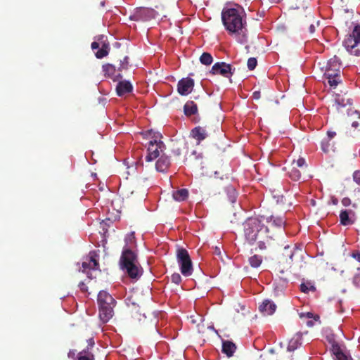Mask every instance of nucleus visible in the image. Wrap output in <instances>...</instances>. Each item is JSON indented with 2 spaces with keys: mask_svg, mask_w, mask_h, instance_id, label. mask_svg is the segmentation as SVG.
I'll return each mask as SVG.
<instances>
[{
  "mask_svg": "<svg viewBox=\"0 0 360 360\" xmlns=\"http://www.w3.org/2000/svg\"><path fill=\"white\" fill-rule=\"evenodd\" d=\"M194 84L195 82L192 78H182L178 82L177 92L181 96H187L192 92Z\"/></svg>",
  "mask_w": 360,
  "mask_h": 360,
  "instance_id": "12",
  "label": "nucleus"
},
{
  "mask_svg": "<svg viewBox=\"0 0 360 360\" xmlns=\"http://www.w3.org/2000/svg\"><path fill=\"white\" fill-rule=\"evenodd\" d=\"M300 317H306L307 319L314 318V320L319 319V316L318 315H316V316H314V314L311 312H307L306 314H301Z\"/></svg>",
  "mask_w": 360,
  "mask_h": 360,
  "instance_id": "42",
  "label": "nucleus"
},
{
  "mask_svg": "<svg viewBox=\"0 0 360 360\" xmlns=\"http://www.w3.org/2000/svg\"><path fill=\"white\" fill-rule=\"evenodd\" d=\"M290 8H294L295 11L292 13V16L296 18L297 22L302 25L305 26L307 23V18L304 17V15H301L300 13H302L303 11H311L310 8L307 7L302 6L301 8L299 7H295L292 5Z\"/></svg>",
  "mask_w": 360,
  "mask_h": 360,
  "instance_id": "20",
  "label": "nucleus"
},
{
  "mask_svg": "<svg viewBox=\"0 0 360 360\" xmlns=\"http://www.w3.org/2000/svg\"><path fill=\"white\" fill-rule=\"evenodd\" d=\"M158 13L151 8H136L134 13L129 16V19L134 21L146 22L154 19Z\"/></svg>",
  "mask_w": 360,
  "mask_h": 360,
  "instance_id": "9",
  "label": "nucleus"
},
{
  "mask_svg": "<svg viewBox=\"0 0 360 360\" xmlns=\"http://www.w3.org/2000/svg\"><path fill=\"white\" fill-rule=\"evenodd\" d=\"M95 346V342H94V340L93 338H91L87 340V346L85 349H88L89 350H91L93 349V348Z\"/></svg>",
  "mask_w": 360,
  "mask_h": 360,
  "instance_id": "41",
  "label": "nucleus"
},
{
  "mask_svg": "<svg viewBox=\"0 0 360 360\" xmlns=\"http://www.w3.org/2000/svg\"><path fill=\"white\" fill-rule=\"evenodd\" d=\"M176 259L180 266L181 273L184 276H189L193 274V264L188 251L184 248L176 250Z\"/></svg>",
  "mask_w": 360,
  "mask_h": 360,
  "instance_id": "7",
  "label": "nucleus"
},
{
  "mask_svg": "<svg viewBox=\"0 0 360 360\" xmlns=\"http://www.w3.org/2000/svg\"><path fill=\"white\" fill-rule=\"evenodd\" d=\"M79 286L82 291L84 292L87 290V286L83 282H81Z\"/></svg>",
  "mask_w": 360,
  "mask_h": 360,
  "instance_id": "52",
  "label": "nucleus"
},
{
  "mask_svg": "<svg viewBox=\"0 0 360 360\" xmlns=\"http://www.w3.org/2000/svg\"><path fill=\"white\" fill-rule=\"evenodd\" d=\"M252 97L255 100H258L261 97V94H260V91H255L253 92L252 94Z\"/></svg>",
  "mask_w": 360,
  "mask_h": 360,
  "instance_id": "49",
  "label": "nucleus"
},
{
  "mask_svg": "<svg viewBox=\"0 0 360 360\" xmlns=\"http://www.w3.org/2000/svg\"><path fill=\"white\" fill-rule=\"evenodd\" d=\"M307 326H309V327H311V326H314V321H311V320L308 321L307 322Z\"/></svg>",
  "mask_w": 360,
  "mask_h": 360,
  "instance_id": "53",
  "label": "nucleus"
},
{
  "mask_svg": "<svg viewBox=\"0 0 360 360\" xmlns=\"http://www.w3.org/2000/svg\"><path fill=\"white\" fill-rule=\"evenodd\" d=\"M172 153H174V155L175 156L179 157V156H180V155H181V148H180L176 147V148H173V150H172Z\"/></svg>",
  "mask_w": 360,
  "mask_h": 360,
  "instance_id": "46",
  "label": "nucleus"
},
{
  "mask_svg": "<svg viewBox=\"0 0 360 360\" xmlns=\"http://www.w3.org/2000/svg\"><path fill=\"white\" fill-rule=\"evenodd\" d=\"M200 61L203 65H209L212 64L213 61V58L210 53L205 52L200 56Z\"/></svg>",
  "mask_w": 360,
  "mask_h": 360,
  "instance_id": "31",
  "label": "nucleus"
},
{
  "mask_svg": "<svg viewBox=\"0 0 360 360\" xmlns=\"http://www.w3.org/2000/svg\"><path fill=\"white\" fill-rule=\"evenodd\" d=\"M288 174L289 177L293 181H299L301 178V171L295 166H292Z\"/></svg>",
  "mask_w": 360,
  "mask_h": 360,
  "instance_id": "30",
  "label": "nucleus"
},
{
  "mask_svg": "<svg viewBox=\"0 0 360 360\" xmlns=\"http://www.w3.org/2000/svg\"><path fill=\"white\" fill-rule=\"evenodd\" d=\"M276 307V305L271 300H264L259 306V310L263 315L268 316L273 314Z\"/></svg>",
  "mask_w": 360,
  "mask_h": 360,
  "instance_id": "15",
  "label": "nucleus"
},
{
  "mask_svg": "<svg viewBox=\"0 0 360 360\" xmlns=\"http://www.w3.org/2000/svg\"><path fill=\"white\" fill-rule=\"evenodd\" d=\"M301 15H304L306 18H307V23L305 26L309 25V32L310 33H314L315 32V25L314 23L319 24V21H316L315 18L313 15L311 11H303Z\"/></svg>",
  "mask_w": 360,
  "mask_h": 360,
  "instance_id": "22",
  "label": "nucleus"
},
{
  "mask_svg": "<svg viewBox=\"0 0 360 360\" xmlns=\"http://www.w3.org/2000/svg\"><path fill=\"white\" fill-rule=\"evenodd\" d=\"M301 345L298 338H292L288 345V351L293 352Z\"/></svg>",
  "mask_w": 360,
  "mask_h": 360,
  "instance_id": "34",
  "label": "nucleus"
},
{
  "mask_svg": "<svg viewBox=\"0 0 360 360\" xmlns=\"http://www.w3.org/2000/svg\"><path fill=\"white\" fill-rule=\"evenodd\" d=\"M257 15H259V18H262V17H264V11H262V12H259V13H257Z\"/></svg>",
  "mask_w": 360,
  "mask_h": 360,
  "instance_id": "54",
  "label": "nucleus"
},
{
  "mask_svg": "<svg viewBox=\"0 0 360 360\" xmlns=\"http://www.w3.org/2000/svg\"><path fill=\"white\" fill-rule=\"evenodd\" d=\"M171 161L169 158L165 153H162L156 162L155 167L160 172H166L169 167Z\"/></svg>",
  "mask_w": 360,
  "mask_h": 360,
  "instance_id": "17",
  "label": "nucleus"
},
{
  "mask_svg": "<svg viewBox=\"0 0 360 360\" xmlns=\"http://www.w3.org/2000/svg\"><path fill=\"white\" fill-rule=\"evenodd\" d=\"M155 139L149 141L148 147V155L146 157V160L147 162H151L152 160L156 159L160 155V152L163 153V150L165 148V146L164 143L157 139L161 137V136L158 134L154 136Z\"/></svg>",
  "mask_w": 360,
  "mask_h": 360,
  "instance_id": "8",
  "label": "nucleus"
},
{
  "mask_svg": "<svg viewBox=\"0 0 360 360\" xmlns=\"http://www.w3.org/2000/svg\"><path fill=\"white\" fill-rule=\"evenodd\" d=\"M98 304L99 308V316L103 323L108 322L113 316V308L116 301L105 290H101L98 295Z\"/></svg>",
  "mask_w": 360,
  "mask_h": 360,
  "instance_id": "4",
  "label": "nucleus"
},
{
  "mask_svg": "<svg viewBox=\"0 0 360 360\" xmlns=\"http://www.w3.org/2000/svg\"><path fill=\"white\" fill-rule=\"evenodd\" d=\"M328 138L329 140L332 139L336 135V132L333 131H328L327 132Z\"/></svg>",
  "mask_w": 360,
  "mask_h": 360,
  "instance_id": "50",
  "label": "nucleus"
},
{
  "mask_svg": "<svg viewBox=\"0 0 360 360\" xmlns=\"http://www.w3.org/2000/svg\"><path fill=\"white\" fill-rule=\"evenodd\" d=\"M334 360H353L349 353L345 349V347L342 346L340 349H335V352L333 354Z\"/></svg>",
  "mask_w": 360,
  "mask_h": 360,
  "instance_id": "21",
  "label": "nucleus"
},
{
  "mask_svg": "<svg viewBox=\"0 0 360 360\" xmlns=\"http://www.w3.org/2000/svg\"><path fill=\"white\" fill-rule=\"evenodd\" d=\"M350 115L357 117L358 120L353 121L352 126L354 128H359L360 130V112L356 110H352Z\"/></svg>",
  "mask_w": 360,
  "mask_h": 360,
  "instance_id": "36",
  "label": "nucleus"
},
{
  "mask_svg": "<svg viewBox=\"0 0 360 360\" xmlns=\"http://www.w3.org/2000/svg\"><path fill=\"white\" fill-rule=\"evenodd\" d=\"M353 282L356 285L360 286V274L354 276Z\"/></svg>",
  "mask_w": 360,
  "mask_h": 360,
  "instance_id": "45",
  "label": "nucleus"
},
{
  "mask_svg": "<svg viewBox=\"0 0 360 360\" xmlns=\"http://www.w3.org/2000/svg\"><path fill=\"white\" fill-rule=\"evenodd\" d=\"M300 290L302 292H304V293H307L309 292V290H313L314 291L315 290V287H314L313 285H310L309 283H302L300 285Z\"/></svg>",
  "mask_w": 360,
  "mask_h": 360,
  "instance_id": "37",
  "label": "nucleus"
},
{
  "mask_svg": "<svg viewBox=\"0 0 360 360\" xmlns=\"http://www.w3.org/2000/svg\"><path fill=\"white\" fill-rule=\"evenodd\" d=\"M104 75L107 77L112 79L114 82L119 81L122 78V73L117 72V68L110 63H106L102 66Z\"/></svg>",
  "mask_w": 360,
  "mask_h": 360,
  "instance_id": "13",
  "label": "nucleus"
},
{
  "mask_svg": "<svg viewBox=\"0 0 360 360\" xmlns=\"http://www.w3.org/2000/svg\"><path fill=\"white\" fill-rule=\"evenodd\" d=\"M172 197L176 201H184L188 197V191L186 188L179 189L173 193Z\"/></svg>",
  "mask_w": 360,
  "mask_h": 360,
  "instance_id": "25",
  "label": "nucleus"
},
{
  "mask_svg": "<svg viewBox=\"0 0 360 360\" xmlns=\"http://www.w3.org/2000/svg\"><path fill=\"white\" fill-rule=\"evenodd\" d=\"M77 360H95V356L91 350L84 349L77 354Z\"/></svg>",
  "mask_w": 360,
  "mask_h": 360,
  "instance_id": "27",
  "label": "nucleus"
},
{
  "mask_svg": "<svg viewBox=\"0 0 360 360\" xmlns=\"http://www.w3.org/2000/svg\"><path fill=\"white\" fill-rule=\"evenodd\" d=\"M342 203L344 206L347 207L349 206L351 204V200L349 198H344L342 200Z\"/></svg>",
  "mask_w": 360,
  "mask_h": 360,
  "instance_id": "47",
  "label": "nucleus"
},
{
  "mask_svg": "<svg viewBox=\"0 0 360 360\" xmlns=\"http://www.w3.org/2000/svg\"><path fill=\"white\" fill-rule=\"evenodd\" d=\"M327 340L328 343L330 345V352L333 354L335 352V349H340L342 347L340 344L338 343V342L336 341L335 336L333 335H328L327 336Z\"/></svg>",
  "mask_w": 360,
  "mask_h": 360,
  "instance_id": "29",
  "label": "nucleus"
},
{
  "mask_svg": "<svg viewBox=\"0 0 360 360\" xmlns=\"http://www.w3.org/2000/svg\"><path fill=\"white\" fill-rule=\"evenodd\" d=\"M343 45L351 54L360 56V25H356L351 34L346 36Z\"/></svg>",
  "mask_w": 360,
  "mask_h": 360,
  "instance_id": "6",
  "label": "nucleus"
},
{
  "mask_svg": "<svg viewBox=\"0 0 360 360\" xmlns=\"http://www.w3.org/2000/svg\"><path fill=\"white\" fill-rule=\"evenodd\" d=\"M133 90V86L130 82L127 80L120 81L116 86V92L119 96L130 93Z\"/></svg>",
  "mask_w": 360,
  "mask_h": 360,
  "instance_id": "18",
  "label": "nucleus"
},
{
  "mask_svg": "<svg viewBox=\"0 0 360 360\" xmlns=\"http://www.w3.org/2000/svg\"><path fill=\"white\" fill-rule=\"evenodd\" d=\"M236 350V346L233 342L229 340H226L222 342V352L226 354L227 356H232Z\"/></svg>",
  "mask_w": 360,
  "mask_h": 360,
  "instance_id": "23",
  "label": "nucleus"
},
{
  "mask_svg": "<svg viewBox=\"0 0 360 360\" xmlns=\"http://www.w3.org/2000/svg\"><path fill=\"white\" fill-rule=\"evenodd\" d=\"M184 112L186 116H191L198 112V106L193 101H188L184 106Z\"/></svg>",
  "mask_w": 360,
  "mask_h": 360,
  "instance_id": "24",
  "label": "nucleus"
},
{
  "mask_svg": "<svg viewBox=\"0 0 360 360\" xmlns=\"http://www.w3.org/2000/svg\"><path fill=\"white\" fill-rule=\"evenodd\" d=\"M99 43L96 42V41H94L91 43V47L93 50H95V49H98L99 48Z\"/></svg>",
  "mask_w": 360,
  "mask_h": 360,
  "instance_id": "51",
  "label": "nucleus"
},
{
  "mask_svg": "<svg viewBox=\"0 0 360 360\" xmlns=\"http://www.w3.org/2000/svg\"><path fill=\"white\" fill-rule=\"evenodd\" d=\"M340 68L341 64L338 57L334 56L328 61L323 77L331 87L335 88L341 82Z\"/></svg>",
  "mask_w": 360,
  "mask_h": 360,
  "instance_id": "5",
  "label": "nucleus"
},
{
  "mask_svg": "<svg viewBox=\"0 0 360 360\" xmlns=\"http://www.w3.org/2000/svg\"><path fill=\"white\" fill-rule=\"evenodd\" d=\"M82 266L83 271H85L88 269H92V265L86 259L82 262Z\"/></svg>",
  "mask_w": 360,
  "mask_h": 360,
  "instance_id": "43",
  "label": "nucleus"
},
{
  "mask_svg": "<svg viewBox=\"0 0 360 360\" xmlns=\"http://www.w3.org/2000/svg\"><path fill=\"white\" fill-rule=\"evenodd\" d=\"M356 221L355 212L352 210H343L340 213V221L343 226H349Z\"/></svg>",
  "mask_w": 360,
  "mask_h": 360,
  "instance_id": "14",
  "label": "nucleus"
},
{
  "mask_svg": "<svg viewBox=\"0 0 360 360\" xmlns=\"http://www.w3.org/2000/svg\"><path fill=\"white\" fill-rule=\"evenodd\" d=\"M221 20L226 29L230 32H243L245 20L242 8H224L221 13Z\"/></svg>",
  "mask_w": 360,
  "mask_h": 360,
  "instance_id": "2",
  "label": "nucleus"
},
{
  "mask_svg": "<svg viewBox=\"0 0 360 360\" xmlns=\"http://www.w3.org/2000/svg\"><path fill=\"white\" fill-rule=\"evenodd\" d=\"M121 269L131 279H138L142 275V268L139 265L137 256L129 248H124L120 257Z\"/></svg>",
  "mask_w": 360,
  "mask_h": 360,
  "instance_id": "3",
  "label": "nucleus"
},
{
  "mask_svg": "<svg viewBox=\"0 0 360 360\" xmlns=\"http://www.w3.org/2000/svg\"><path fill=\"white\" fill-rule=\"evenodd\" d=\"M190 136L200 143L208 136V134L203 127L198 126L191 131Z\"/></svg>",
  "mask_w": 360,
  "mask_h": 360,
  "instance_id": "16",
  "label": "nucleus"
},
{
  "mask_svg": "<svg viewBox=\"0 0 360 360\" xmlns=\"http://www.w3.org/2000/svg\"><path fill=\"white\" fill-rule=\"evenodd\" d=\"M235 70V69H233ZM234 71H232V66L224 62H217L213 65L210 70L212 75H220L224 77L229 78L233 75Z\"/></svg>",
  "mask_w": 360,
  "mask_h": 360,
  "instance_id": "10",
  "label": "nucleus"
},
{
  "mask_svg": "<svg viewBox=\"0 0 360 360\" xmlns=\"http://www.w3.org/2000/svg\"><path fill=\"white\" fill-rule=\"evenodd\" d=\"M351 103L349 99H345L340 95H336L334 103L331 105L332 110L338 112L344 113V110L350 115L352 110L349 109Z\"/></svg>",
  "mask_w": 360,
  "mask_h": 360,
  "instance_id": "11",
  "label": "nucleus"
},
{
  "mask_svg": "<svg viewBox=\"0 0 360 360\" xmlns=\"http://www.w3.org/2000/svg\"><path fill=\"white\" fill-rule=\"evenodd\" d=\"M236 200V196H233V197L231 198V202L233 203V202H235Z\"/></svg>",
  "mask_w": 360,
  "mask_h": 360,
  "instance_id": "56",
  "label": "nucleus"
},
{
  "mask_svg": "<svg viewBox=\"0 0 360 360\" xmlns=\"http://www.w3.org/2000/svg\"><path fill=\"white\" fill-rule=\"evenodd\" d=\"M264 220H266L268 224L266 226L269 227V231H270V229L273 227L281 229L285 224V219L281 217H276L271 216L269 218L264 217Z\"/></svg>",
  "mask_w": 360,
  "mask_h": 360,
  "instance_id": "19",
  "label": "nucleus"
},
{
  "mask_svg": "<svg viewBox=\"0 0 360 360\" xmlns=\"http://www.w3.org/2000/svg\"><path fill=\"white\" fill-rule=\"evenodd\" d=\"M247 65H248V68L250 70H253L257 65V60L255 58H250L248 60Z\"/></svg>",
  "mask_w": 360,
  "mask_h": 360,
  "instance_id": "38",
  "label": "nucleus"
},
{
  "mask_svg": "<svg viewBox=\"0 0 360 360\" xmlns=\"http://www.w3.org/2000/svg\"><path fill=\"white\" fill-rule=\"evenodd\" d=\"M292 166L300 167L302 170L307 167L305 160L303 158H300L297 160H293L292 162Z\"/></svg>",
  "mask_w": 360,
  "mask_h": 360,
  "instance_id": "35",
  "label": "nucleus"
},
{
  "mask_svg": "<svg viewBox=\"0 0 360 360\" xmlns=\"http://www.w3.org/2000/svg\"><path fill=\"white\" fill-rule=\"evenodd\" d=\"M171 281L175 284H179L181 282V277L179 274L174 273L171 276Z\"/></svg>",
  "mask_w": 360,
  "mask_h": 360,
  "instance_id": "39",
  "label": "nucleus"
},
{
  "mask_svg": "<svg viewBox=\"0 0 360 360\" xmlns=\"http://www.w3.org/2000/svg\"><path fill=\"white\" fill-rule=\"evenodd\" d=\"M215 253H216L217 255H220V250H219V248H217V247H216V248H215Z\"/></svg>",
  "mask_w": 360,
  "mask_h": 360,
  "instance_id": "55",
  "label": "nucleus"
},
{
  "mask_svg": "<svg viewBox=\"0 0 360 360\" xmlns=\"http://www.w3.org/2000/svg\"><path fill=\"white\" fill-rule=\"evenodd\" d=\"M129 66V57L124 56L123 59L120 60L119 65L117 68V72H120V73L123 70H127Z\"/></svg>",
  "mask_w": 360,
  "mask_h": 360,
  "instance_id": "32",
  "label": "nucleus"
},
{
  "mask_svg": "<svg viewBox=\"0 0 360 360\" xmlns=\"http://www.w3.org/2000/svg\"><path fill=\"white\" fill-rule=\"evenodd\" d=\"M354 181L360 186V170H356L353 174Z\"/></svg>",
  "mask_w": 360,
  "mask_h": 360,
  "instance_id": "40",
  "label": "nucleus"
},
{
  "mask_svg": "<svg viewBox=\"0 0 360 360\" xmlns=\"http://www.w3.org/2000/svg\"><path fill=\"white\" fill-rule=\"evenodd\" d=\"M262 257L255 255L249 258V263L253 268H257L262 264Z\"/></svg>",
  "mask_w": 360,
  "mask_h": 360,
  "instance_id": "33",
  "label": "nucleus"
},
{
  "mask_svg": "<svg viewBox=\"0 0 360 360\" xmlns=\"http://www.w3.org/2000/svg\"><path fill=\"white\" fill-rule=\"evenodd\" d=\"M351 255L353 258L360 262V251H353Z\"/></svg>",
  "mask_w": 360,
  "mask_h": 360,
  "instance_id": "44",
  "label": "nucleus"
},
{
  "mask_svg": "<svg viewBox=\"0 0 360 360\" xmlns=\"http://www.w3.org/2000/svg\"><path fill=\"white\" fill-rule=\"evenodd\" d=\"M76 356V350L75 349H70L69 351V352L68 353V356L70 358V359H75Z\"/></svg>",
  "mask_w": 360,
  "mask_h": 360,
  "instance_id": "48",
  "label": "nucleus"
},
{
  "mask_svg": "<svg viewBox=\"0 0 360 360\" xmlns=\"http://www.w3.org/2000/svg\"><path fill=\"white\" fill-rule=\"evenodd\" d=\"M264 217L248 218L244 223V234L246 240L252 244L257 241L259 248L265 250L274 240L273 235H269V227L264 224Z\"/></svg>",
  "mask_w": 360,
  "mask_h": 360,
  "instance_id": "1",
  "label": "nucleus"
},
{
  "mask_svg": "<svg viewBox=\"0 0 360 360\" xmlns=\"http://www.w3.org/2000/svg\"><path fill=\"white\" fill-rule=\"evenodd\" d=\"M110 51V46L108 44L103 42L101 45V48L98 50L95 53L97 58H103L108 55Z\"/></svg>",
  "mask_w": 360,
  "mask_h": 360,
  "instance_id": "28",
  "label": "nucleus"
},
{
  "mask_svg": "<svg viewBox=\"0 0 360 360\" xmlns=\"http://www.w3.org/2000/svg\"><path fill=\"white\" fill-rule=\"evenodd\" d=\"M86 260L92 265V269L99 267L98 255L95 251H91L86 256Z\"/></svg>",
  "mask_w": 360,
  "mask_h": 360,
  "instance_id": "26",
  "label": "nucleus"
}]
</instances>
